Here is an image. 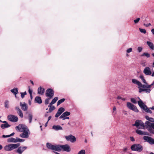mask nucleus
<instances>
[{"instance_id":"obj_1","label":"nucleus","mask_w":154,"mask_h":154,"mask_svg":"<svg viewBox=\"0 0 154 154\" xmlns=\"http://www.w3.org/2000/svg\"><path fill=\"white\" fill-rule=\"evenodd\" d=\"M132 82L138 86L139 93H140L143 91H145L147 93H150L152 86L150 85H148L147 83V85H143L140 81L134 79H132Z\"/></svg>"},{"instance_id":"obj_2","label":"nucleus","mask_w":154,"mask_h":154,"mask_svg":"<svg viewBox=\"0 0 154 154\" xmlns=\"http://www.w3.org/2000/svg\"><path fill=\"white\" fill-rule=\"evenodd\" d=\"M16 130L21 132L20 136L23 138H28L30 134V131L28 127L23 124H20L15 127Z\"/></svg>"},{"instance_id":"obj_3","label":"nucleus","mask_w":154,"mask_h":154,"mask_svg":"<svg viewBox=\"0 0 154 154\" xmlns=\"http://www.w3.org/2000/svg\"><path fill=\"white\" fill-rule=\"evenodd\" d=\"M20 145L18 143L16 144H11L7 145L4 146V149L6 151H10L18 148Z\"/></svg>"},{"instance_id":"obj_4","label":"nucleus","mask_w":154,"mask_h":154,"mask_svg":"<svg viewBox=\"0 0 154 154\" xmlns=\"http://www.w3.org/2000/svg\"><path fill=\"white\" fill-rule=\"evenodd\" d=\"M145 127L149 132L154 134V123H151L149 121L145 122Z\"/></svg>"},{"instance_id":"obj_5","label":"nucleus","mask_w":154,"mask_h":154,"mask_svg":"<svg viewBox=\"0 0 154 154\" xmlns=\"http://www.w3.org/2000/svg\"><path fill=\"white\" fill-rule=\"evenodd\" d=\"M133 125L140 129H144L145 127L144 123L141 121L139 120H137Z\"/></svg>"},{"instance_id":"obj_6","label":"nucleus","mask_w":154,"mask_h":154,"mask_svg":"<svg viewBox=\"0 0 154 154\" xmlns=\"http://www.w3.org/2000/svg\"><path fill=\"white\" fill-rule=\"evenodd\" d=\"M133 151H136L139 152L141 151L143 149L142 146L140 144H134L131 147Z\"/></svg>"},{"instance_id":"obj_7","label":"nucleus","mask_w":154,"mask_h":154,"mask_svg":"<svg viewBox=\"0 0 154 154\" xmlns=\"http://www.w3.org/2000/svg\"><path fill=\"white\" fill-rule=\"evenodd\" d=\"M126 106L129 109L132 110L134 112H138L139 110L137 107L134 104L130 102H128L127 103Z\"/></svg>"},{"instance_id":"obj_8","label":"nucleus","mask_w":154,"mask_h":154,"mask_svg":"<svg viewBox=\"0 0 154 154\" xmlns=\"http://www.w3.org/2000/svg\"><path fill=\"white\" fill-rule=\"evenodd\" d=\"M65 138L67 141H70L72 143L75 142L76 141L75 137L72 134L65 136Z\"/></svg>"},{"instance_id":"obj_9","label":"nucleus","mask_w":154,"mask_h":154,"mask_svg":"<svg viewBox=\"0 0 154 154\" xmlns=\"http://www.w3.org/2000/svg\"><path fill=\"white\" fill-rule=\"evenodd\" d=\"M54 95L53 90L51 88H49L47 90L45 94L46 96L50 98H51Z\"/></svg>"},{"instance_id":"obj_10","label":"nucleus","mask_w":154,"mask_h":154,"mask_svg":"<svg viewBox=\"0 0 154 154\" xmlns=\"http://www.w3.org/2000/svg\"><path fill=\"white\" fill-rule=\"evenodd\" d=\"M143 139L145 141L148 142L150 144H154V139L151 137L144 136L143 137Z\"/></svg>"},{"instance_id":"obj_11","label":"nucleus","mask_w":154,"mask_h":154,"mask_svg":"<svg viewBox=\"0 0 154 154\" xmlns=\"http://www.w3.org/2000/svg\"><path fill=\"white\" fill-rule=\"evenodd\" d=\"M8 118L10 121L13 122H16L18 120V118L17 116L12 115H9L8 116Z\"/></svg>"},{"instance_id":"obj_12","label":"nucleus","mask_w":154,"mask_h":154,"mask_svg":"<svg viewBox=\"0 0 154 154\" xmlns=\"http://www.w3.org/2000/svg\"><path fill=\"white\" fill-rule=\"evenodd\" d=\"M71 148L69 146L68 144H65L61 145V151L67 152H69L71 151Z\"/></svg>"},{"instance_id":"obj_13","label":"nucleus","mask_w":154,"mask_h":154,"mask_svg":"<svg viewBox=\"0 0 154 154\" xmlns=\"http://www.w3.org/2000/svg\"><path fill=\"white\" fill-rule=\"evenodd\" d=\"M27 148V147L26 146L18 147L16 150V152L19 154H22Z\"/></svg>"},{"instance_id":"obj_14","label":"nucleus","mask_w":154,"mask_h":154,"mask_svg":"<svg viewBox=\"0 0 154 154\" xmlns=\"http://www.w3.org/2000/svg\"><path fill=\"white\" fill-rule=\"evenodd\" d=\"M143 73L146 75H150L152 74L151 69L149 67H146L143 70Z\"/></svg>"},{"instance_id":"obj_15","label":"nucleus","mask_w":154,"mask_h":154,"mask_svg":"<svg viewBox=\"0 0 154 154\" xmlns=\"http://www.w3.org/2000/svg\"><path fill=\"white\" fill-rule=\"evenodd\" d=\"M137 98L139 99V100L137 102L138 104L141 109H143L146 107V106L144 104L142 101L140 99L139 97H138Z\"/></svg>"},{"instance_id":"obj_16","label":"nucleus","mask_w":154,"mask_h":154,"mask_svg":"<svg viewBox=\"0 0 154 154\" xmlns=\"http://www.w3.org/2000/svg\"><path fill=\"white\" fill-rule=\"evenodd\" d=\"M136 132L138 134L141 135H148V133L139 129L136 130Z\"/></svg>"},{"instance_id":"obj_17","label":"nucleus","mask_w":154,"mask_h":154,"mask_svg":"<svg viewBox=\"0 0 154 154\" xmlns=\"http://www.w3.org/2000/svg\"><path fill=\"white\" fill-rule=\"evenodd\" d=\"M20 105L21 107V108L24 111H26L28 109V106L26 104L24 103H22L21 102L20 103Z\"/></svg>"},{"instance_id":"obj_18","label":"nucleus","mask_w":154,"mask_h":154,"mask_svg":"<svg viewBox=\"0 0 154 154\" xmlns=\"http://www.w3.org/2000/svg\"><path fill=\"white\" fill-rule=\"evenodd\" d=\"M4 124H2L1 125V128L2 129L9 127L10 125H9L6 121H4L2 122Z\"/></svg>"},{"instance_id":"obj_19","label":"nucleus","mask_w":154,"mask_h":154,"mask_svg":"<svg viewBox=\"0 0 154 154\" xmlns=\"http://www.w3.org/2000/svg\"><path fill=\"white\" fill-rule=\"evenodd\" d=\"M70 114V112H65L63 113L62 115L60 117V118L61 119H63L65 117L69 116Z\"/></svg>"},{"instance_id":"obj_20","label":"nucleus","mask_w":154,"mask_h":154,"mask_svg":"<svg viewBox=\"0 0 154 154\" xmlns=\"http://www.w3.org/2000/svg\"><path fill=\"white\" fill-rule=\"evenodd\" d=\"M53 150L57 151H61V145H54Z\"/></svg>"},{"instance_id":"obj_21","label":"nucleus","mask_w":154,"mask_h":154,"mask_svg":"<svg viewBox=\"0 0 154 154\" xmlns=\"http://www.w3.org/2000/svg\"><path fill=\"white\" fill-rule=\"evenodd\" d=\"M45 90L44 88H42L41 86H40L38 88V94L41 95H43L45 92Z\"/></svg>"},{"instance_id":"obj_22","label":"nucleus","mask_w":154,"mask_h":154,"mask_svg":"<svg viewBox=\"0 0 154 154\" xmlns=\"http://www.w3.org/2000/svg\"><path fill=\"white\" fill-rule=\"evenodd\" d=\"M52 129L56 131L62 130V128L60 125H54L52 126Z\"/></svg>"},{"instance_id":"obj_23","label":"nucleus","mask_w":154,"mask_h":154,"mask_svg":"<svg viewBox=\"0 0 154 154\" xmlns=\"http://www.w3.org/2000/svg\"><path fill=\"white\" fill-rule=\"evenodd\" d=\"M35 101L36 103L41 104L42 103V100L40 97L37 96L35 98Z\"/></svg>"},{"instance_id":"obj_24","label":"nucleus","mask_w":154,"mask_h":154,"mask_svg":"<svg viewBox=\"0 0 154 154\" xmlns=\"http://www.w3.org/2000/svg\"><path fill=\"white\" fill-rule=\"evenodd\" d=\"M146 43L149 47V48L152 50H154V45L151 42L149 41H147Z\"/></svg>"},{"instance_id":"obj_25","label":"nucleus","mask_w":154,"mask_h":154,"mask_svg":"<svg viewBox=\"0 0 154 154\" xmlns=\"http://www.w3.org/2000/svg\"><path fill=\"white\" fill-rule=\"evenodd\" d=\"M17 138L16 139L11 137L8 138L7 140V141L8 142L16 143L17 142Z\"/></svg>"},{"instance_id":"obj_26","label":"nucleus","mask_w":154,"mask_h":154,"mask_svg":"<svg viewBox=\"0 0 154 154\" xmlns=\"http://www.w3.org/2000/svg\"><path fill=\"white\" fill-rule=\"evenodd\" d=\"M11 91L15 95V97H16V95L18 93L17 88H14L11 90Z\"/></svg>"},{"instance_id":"obj_27","label":"nucleus","mask_w":154,"mask_h":154,"mask_svg":"<svg viewBox=\"0 0 154 154\" xmlns=\"http://www.w3.org/2000/svg\"><path fill=\"white\" fill-rule=\"evenodd\" d=\"M33 116L32 113H29L28 114V118L29 120V123L30 124L32 122Z\"/></svg>"},{"instance_id":"obj_28","label":"nucleus","mask_w":154,"mask_h":154,"mask_svg":"<svg viewBox=\"0 0 154 154\" xmlns=\"http://www.w3.org/2000/svg\"><path fill=\"white\" fill-rule=\"evenodd\" d=\"M54 145L48 143H46V146L47 148L49 149L53 150Z\"/></svg>"},{"instance_id":"obj_29","label":"nucleus","mask_w":154,"mask_h":154,"mask_svg":"<svg viewBox=\"0 0 154 154\" xmlns=\"http://www.w3.org/2000/svg\"><path fill=\"white\" fill-rule=\"evenodd\" d=\"M139 77L141 79L143 83L145 84L146 85L147 84V83L146 82V80H145L144 77L143 75H140Z\"/></svg>"},{"instance_id":"obj_30","label":"nucleus","mask_w":154,"mask_h":154,"mask_svg":"<svg viewBox=\"0 0 154 154\" xmlns=\"http://www.w3.org/2000/svg\"><path fill=\"white\" fill-rule=\"evenodd\" d=\"M150 109H149V108H148L146 106V107H145V108L143 109V110L146 112L152 113V111L150 110Z\"/></svg>"},{"instance_id":"obj_31","label":"nucleus","mask_w":154,"mask_h":154,"mask_svg":"<svg viewBox=\"0 0 154 154\" xmlns=\"http://www.w3.org/2000/svg\"><path fill=\"white\" fill-rule=\"evenodd\" d=\"M65 99L62 98L59 100L57 102V106H58L60 104L63 102L65 101Z\"/></svg>"},{"instance_id":"obj_32","label":"nucleus","mask_w":154,"mask_h":154,"mask_svg":"<svg viewBox=\"0 0 154 154\" xmlns=\"http://www.w3.org/2000/svg\"><path fill=\"white\" fill-rule=\"evenodd\" d=\"M58 97H54L52 100L51 102V104H54L58 100Z\"/></svg>"},{"instance_id":"obj_33","label":"nucleus","mask_w":154,"mask_h":154,"mask_svg":"<svg viewBox=\"0 0 154 154\" xmlns=\"http://www.w3.org/2000/svg\"><path fill=\"white\" fill-rule=\"evenodd\" d=\"M9 101L8 100H6L5 102V106L6 108H9Z\"/></svg>"},{"instance_id":"obj_34","label":"nucleus","mask_w":154,"mask_h":154,"mask_svg":"<svg viewBox=\"0 0 154 154\" xmlns=\"http://www.w3.org/2000/svg\"><path fill=\"white\" fill-rule=\"evenodd\" d=\"M65 111L63 107L60 108L58 110V112L61 114Z\"/></svg>"},{"instance_id":"obj_35","label":"nucleus","mask_w":154,"mask_h":154,"mask_svg":"<svg viewBox=\"0 0 154 154\" xmlns=\"http://www.w3.org/2000/svg\"><path fill=\"white\" fill-rule=\"evenodd\" d=\"M86 152L85 149H82L80 150L78 153L77 154H85Z\"/></svg>"},{"instance_id":"obj_36","label":"nucleus","mask_w":154,"mask_h":154,"mask_svg":"<svg viewBox=\"0 0 154 154\" xmlns=\"http://www.w3.org/2000/svg\"><path fill=\"white\" fill-rule=\"evenodd\" d=\"M141 56H145L147 57L148 58L150 57V54L147 53H144Z\"/></svg>"},{"instance_id":"obj_37","label":"nucleus","mask_w":154,"mask_h":154,"mask_svg":"<svg viewBox=\"0 0 154 154\" xmlns=\"http://www.w3.org/2000/svg\"><path fill=\"white\" fill-rule=\"evenodd\" d=\"M19 116L21 118H22L23 117V115L22 112L21 110L18 112H17Z\"/></svg>"},{"instance_id":"obj_38","label":"nucleus","mask_w":154,"mask_h":154,"mask_svg":"<svg viewBox=\"0 0 154 154\" xmlns=\"http://www.w3.org/2000/svg\"><path fill=\"white\" fill-rule=\"evenodd\" d=\"M55 109V107L54 106H52L51 107L49 108L48 110V112H51Z\"/></svg>"},{"instance_id":"obj_39","label":"nucleus","mask_w":154,"mask_h":154,"mask_svg":"<svg viewBox=\"0 0 154 154\" xmlns=\"http://www.w3.org/2000/svg\"><path fill=\"white\" fill-rule=\"evenodd\" d=\"M131 101L132 103L134 104H136L137 103V102L136 100L134 98H131Z\"/></svg>"},{"instance_id":"obj_40","label":"nucleus","mask_w":154,"mask_h":154,"mask_svg":"<svg viewBox=\"0 0 154 154\" xmlns=\"http://www.w3.org/2000/svg\"><path fill=\"white\" fill-rule=\"evenodd\" d=\"M132 48H128L126 50V52L127 53H129L132 51Z\"/></svg>"},{"instance_id":"obj_41","label":"nucleus","mask_w":154,"mask_h":154,"mask_svg":"<svg viewBox=\"0 0 154 154\" xmlns=\"http://www.w3.org/2000/svg\"><path fill=\"white\" fill-rule=\"evenodd\" d=\"M139 29L140 31L142 33H143L144 34H145L146 32V30L145 29H141V28H140Z\"/></svg>"},{"instance_id":"obj_42","label":"nucleus","mask_w":154,"mask_h":154,"mask_svg":"<svg viewBox=\"0 0 154 154\" xmlns=\"http://www.w3.org/2000/svg\"><path fill=\"white\" fill-rule=\"evenodd\" d=\"M117 99L118 100L121 99L122 101H125L126 100V99L122 98L121 97L118 96L117 97Z\"/></svg>"},{"instance_id":"obj_43","label":"nucleus","mask_w":154,"mask_h":154,"mask_svg":"<svg viewBox=\"0 0 154 154\" xmlns=\"http://www.w3.org/2000/svg\"><path fill=\"white\" fill-rule=\"evenodd\" d=\"M21 95V97L22 98H23L24 97V95L26 94V91L23 93H20Z\"/></svg>"},{"instance_id":"obj_44","label":"nucleus","mask_w":154,"mask_h":154,"mask_svg":"<svg viewBox=\"0 0 154 154\" xmlns=\"http://www.w3.org/2000/svg\"><path fill=\"white\" fill-rule=\"evenodd\" d=\"M116 108L115 106H114L113 108V113H114V115H115L116 114Z\"/></svg>"},{"instance_id":"obj_45","label":"nucleus","mask_w":154,"mask_h":154,"mask_svg":"<svg viewBox=\"0 0 154 154\" xmlns=\"http://www.w3.org/2000/svg\"><path fill=\"white\" fill-rule=\"evenodd\" d=\"M29 90L28 91L30 94H32V90L30 88V87L29 86L28 87Z\"/></svg>"},{"instance_id":"obj_46","label":"nucleus","mask_w":154,"mask_h":154,"mask_svg":"<svg viewBox=\"0 0 154 154\" xmlns=\"http://www.w3.org/2000/svg\"><path fill=\"white\" fill-rule=\"evenodd\" d=\"M140 20V18H137L136 19L134 20V22L136 24L137 23L139 22Z\"/></svg>"},{"instance_id":"obj_47","label":"nucleus","mask_w":154,"mask_h":154,"mask_svg":"<svg viewBox=\"0 0 154 154\" xmlns=\"http://www.w3.org/2000/svg\"><path fill=\"white\" fill-rule=\"evenodd\" d=\"M25 141L24 139H20V138H17V142H23Z\"/></svg>"},{"instance_id":"obj_48","label":"nucleus","mask_w":154,"mask_h":154,"mask_svg":"<svg viewBox=\"0 0 154 154\" xmlns=\"http://www.w3.org/2000/svg\"><path fill=\"white\" fill-rule=\"evenodd\" d=\"M51 98H48L47 99L45 100V104L47 105L49 103V100H50Z\"/></svg>"},{"instance_id":"obj_49","label":"nucleus","mask_w":154,"mask_h":154,"mask_svg":"<svg viewBox=\"0 0 154 154\" xmlns=\"http://www.w3.org/2000/svg\"><path fill=\"white\" fill-rule=\"evenodd\" d=\"M137 50L139 52H140L142 50V48L141 47H139L137 48Z\"/></svg>"},{"instance_id":"obj_50","label":"nucleus","mask_w":154,"mask_h":154,"mask_svg":"<svg viewBox=\"0 0 154 154\" xmlns=\"http://www.w3.org/2000/svg\"><path fill=\"white\" fill-rule=\"evenodd\" d=\"M61 114H60V113H59L58 111L56 113V114L55 115V117H59Z\"/></svg>"},{"instance_id":"obj_51","label":"nucleus","mask_w":154,"mask_h":154,"mask_svg":"<svg viewBox=\"0 0 154 154\" xmlns=\"http://www.w3.org/2000/svg\"><path fill=\"white\" fill-rule=\"evenodd\" d=\"M15 109L17 110V112H18L21 110L19 108V107L18 106H16L15 107Z\"/></svg>"},{"instance_id":"obj_52","label":"nucleus","mask_w":154,"mask_h":154,"mask_svg":"<svg viewBox=\"0 0 154 154\" xmlns=\"http://www.w3.org/2000/svg\"><path fill=\"white\" fill-rule=\"evenodd\" d=\"M143 25L144 26H146V27H148L149 26H151V24L150 23H147V24H146L145 23H144L143 24Z\"/></svg>"},{"instance_id":"obj_53","label":"nucleus","mask_w":154,"mask_h":154,"mask_svg":"<svg viewBox=\"0 0 154 154\" xmlns=\"http://www.w3.org/2000/svg\"><path fill=\"white\" fill-rule=\"evenodd\" d=\"M2 137L3 138L9 137V135H2Z\"/></svg>"},{"instance_id":"obj_54","label":"nucleus","mask_w":154,"mask_h":154,"mask_svg":"<svg viewBox=\"0 0 154 154\" xmlns=\"http://www.w3.org/2000/svg\"><path fill=\"white\" fill-rule=\"evenodd\" d=\"M131 140L132 141H134L135 140L134 138L133 137H130Z\"/></svg>"},{"instance_id":"obj_55","label":"nucleus","mask_w":154,"mask_h":154,"mask_svg":"<svg viewBox=\"0 0 154 154\" xmlns=\"http://www.w3.org/2000/svg\"><path fill=\"white\" fill-rule=\"evenodd\" d=\"M14 134H15V133L14 132H13L12 133H11V134H10L9 135V137L13 136Z\"/></svg>"},{"instance_id":"obj_56","label":"nucleus","mask_w":154,"mask_h":154,"mask_svg":"<svg viewBox=\"0 0 154 154\" xmlns=\"http://www.w3.org/2000/svg\"><path fill=\"white\" fill-rule=\"evenodd\" d=\"M51 116H50L48 117V122L50 119H51Z\"/></svg>"},{"instance_id":"obj_57","label":"nucleus","mask_w":154,"mask_h":154,"mask_svg":"<svg viewBox=\"0 0 154 154\" xmlns=\"http://www.w3.org/2000/svg\"><path fill=\"white\" fill-rule=\"evenodd\" d=\"M151 32L154 35V29H152L151 30Z\"/></svg>"},{"instance_id":"obj_58","label":"nucleus","mask_w":154,"mask_h":154,"mask_svg":"<svg viewBox=\"0 0 154 154\" xmlns=\"http://www.w3.org/2000/svg\"><path fill=\"white\" fill-rule=\"evenodd\" d=\"M69 119V117L67 116L66 117H65L63 119V120H65V119Z\"/></svg>"},{"instance_id":"obj_59","label":"nucleus","mask_w":154,"mask_h":154,"mask_svg":"<svg viewBox=\"0 0 154 154\" xmlns=\"http://www.w3.org/2000/svg\"><path fill=\"white\" fill-rule=\"evenodd\" d=\"M51 104V103H50L49 105L48 106V107H49V108H50V107H51L52 106V105H53V104Z\"/></svg>"},{"instance_id":"obj_60","label":"nucleus","mask_w":154,"mask_h":154,"mask_svg":"<svg viewBox=\"0 0 154 154\" xmlns=\"http://www.w3.org/2000/svg\"><path fill=\"white\" fill-rule=\"evenodd\" d=\"M48 112H47V113H46V114H45V117H47V116H48Z\"/></svg>"},{"instance_id":"obj_61","label":"nucleus","mask_w":154,"mask_h":154,"mask_svg":"<svg viewBox=\"0 0 154 154\" xmlns=\"http://www.w3.org/2000/svg\"><path fill=\"white\" fill-rule=\"evenodd\" d=\"M149 109L152 110H154V106L149 108Z\"/></svg>"},{"instance_id":"obj_62","label":"nucleus","mask_w":154,"mask_h":154,"mask_svg":"<svg viewBox=\"0 0 154 154\" xmlns=\"http://www.w3.org/2000/svg\"><path fill=\"white\" fill-rule=\"evenodd\" d=\"M48 122L47 121L45 124V127H46L47 126V125H48Z\"/></svg>"},{"instance_id":"obj_63","label":"nucleus","mask_w":154,"mask_h":154,"mask_svg":"<svg viewBox=\"0 0 154 154\" xmlns=\"http://www.w3.org/2000/svg\"><path fill=\"white\" fill-rule=\"evenodd\" d=\"M2 145H0V150H1L2 149Z\"/></svg>"},{"instance_id":"obj_64","label":"nucleus","mask_w":154,"mask_h":154,"mask_svg":"<svg viewBox=\"0 0 154 154\" xmlns=\"http://www.w3.org/2000/svg\"><path fill=\"white\" fill-rule=\"evenodd\" d=\"M151 74H152L151 76H152V77L154 76V72H153Z\"/></svg>"}]
</instances>
